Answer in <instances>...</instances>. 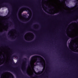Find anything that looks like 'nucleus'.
I'll use <instances>...</instances> for the list:
<instances>
[{
	"instance_id": "obj_1",
	"label": "nucleus",
	"mask_w": 78,
	"mask_h": 78,
	"mask_svg": "<svg viewBox=\"0 0 78 78\" xmlns=\"http://www.w3.org/2000/svg\"><path fill=\"white\" fill-rule=\"evenodd\" d=\"M37 59H39V61L37 62L42 63L43 66V70L45 67V60L42 58H41V59H40L39 58H37L34 56L32 57L30 62V66H29L27 70V73L29 76H32V75H33V73H36V72L34 69V63L37 61Z\"/></svg>"
},
{
	"instance_id": "obj_2",
	"label": "nucleus",
	"mask_w": 78,
	"mask_h": 78,
	"mask_svg": "<svg viewBox=\"0 0 78 78\" xmlns=\"http://www.w3.org/2000/svg\"><path fill=\"white\" fill-rule=\"evenodd\" d=\"M24 38L27 41H31L34 38V35L31 33H27L24 36Z\"/></svg>"
},
{
	"instance_id": "obj_3",
	"label": "nucleus",
	"mask_w": 78,
	"mask_h": 78,
	"mask_svg": "<svg viewBox=\"0 0 78 78\" xmlns=\"http://www.w3.org/2000/svg\"><path fill=\"white\" fill-rule=\"evenodd\" d=\"M8 28V25L5 26L3 24H0V32L3 31V30H4L5 31H7Z\"/></svg>"
},
{
	"instance_id": "obj_4",
	"label": "nucleus",
	"mask_w": 78,
	"mask_h": 78,
	"mask_svg": "<svg viewBox=\"0 0 78 78\" xmlns=\"http://www.w3.org/2000/svg\"><path fill=\"white\" fill-rule=\"evenodd\" d=\"M51 11V14H56V13H58V12H59V10H56V9L54 8V11L53 12V9H50Z\"/></svg>"
},
{
	"instance_id": "obj_5",
	"label": "nucleus",
	"mask_w": 78,
	"mask_h": 78,
	"mask_svg": "<svg viewBox=\"0 0 78 78\" xmlns=\"http://www.w3.org/2000/svg\"><path fill=\"white\" fill-rule=\"evenodd\" d=\"M14 32L13 31L11 30L9 32L8 34L9 35V34L10 36H14Z\"/></svg>"
},
{
	"instance_id": "obj_6",
	"label": "nucleus",
	"mask_w": 78,
	"mask_h": 78,
	"mask_svg": "<svg viewBox=\"0 0 78 78\" xmlns=\"http://www.w3.org/2000/svg\"><path fill=\"white\" fill-rule=\"evenodd\" d=\"M78 44V41L77 40H76V41H75L72 43L71 44V46H70V48L71 49H73V45H74V44Z\"/></svg>"
},
{
	"instance_id": "obj_7",
	"label": "nucleus",
	"mask_w": 78,
	"mask_h": 78,
	"mask_svg": "<svg viewBox=\"0 0 78 78\" xmlns=\"http://www.w3.org/2000/svg\"><path fill=\"white\" fill-rule=\"evenodd\" d=\"M6 72L3 73V76H4V75H6L5 76V77L6 78H10V77H9V76L7 74H6ZM11 78H14V77H13V76H12Z\"/></svg>"
},
{
	"instance_id": "obj_8",
	"label": "nucleus",
	"mask_w": 78,
	"mask_h": 78,
	"mask_svg": "<svg viewBox=\"0 0 78 78\" xmlns=\"http://www.w3.org/2000/svg\"><path fill=\"white\" fill-rule=\"evenodd\" d=\"M26 69V65L25 64H23L22 67V70L23 71L25 70Z\"/></svg>"
},
{
	"instance_id": "obj_9",
	"label": "nucleus",
	"mask_w": 78,
	"mask_h": 78,
	"mask_svg": "<svg viewBox=\"0 0 78 78\" xmlns=\"http://www.w3.org/2000/svg\"><path fill=\"white\" fill-rule=\"evenodd\" d=\"M19 16L20 19H23V17L22 16V14L21 13L19 14Z\"/></svg>"
},
{
	"instance_id": "obj_10",
	"label": "nucleus",
	"mask_w": 78,
	"mask_h": 78,
	"mask_svg": "<svg viewBox=\"0 0 78 78\" xmlns=\"http://www.w3.org/2000/svg\"><path fill=\"white\" fill-rule=\"evenodd\" d=\"M68 33L69 34H67V35L68 36V37H71V32L69 31H68Z\"/></svg>"
},
{
	"instance_id": "obj_11",
	"label": "nucleus",
	"mask_w": 78,
	"mask_h": 78,
	"mask_svg": "<svg viewBox=\"0 0 78 78\" xmlns=\"http://www.w3.org/2000/svg\"><path fill=\"white\" fill-rule=\"evenodd\" d=\"M73 23V24H74V25L76 27V28H78V24L76 23L75 22V23Z\"/></svg>"
},
{
	"instance_id": "obj_12",
	"label": "nucleus",
	"mask_w": 78,
	"mask_h": 78,
	"mask_svg": "<svg viewBox=\"0 0 78 78\" xmlns=\"http://www.w3.org/2000/svg\"><path fill=\"white\" fill-rule=\"evenodd\" d=\"M78 19V16H76V17L73 18L74 20H76Z\"/></svg>"
},
{
	"instance_id": "obj_13",
	"label": "nucleus",
	"mask_w": 78,
	"mask_h": 78,
	"mask_svg": "<svg viewBox=\"0 0 78 78\" xmlns=\"http://www.w3.org/2000/svg\"><path fill=\"white\" fill-rule=\"evenodd\" d=\"M23 8H22V9H21L20 10V12H23Z\"/></svg>"
},
{
	"instance_id": "obj_14",
	"label": "nucleus",
	"mask_w": 78,
	"mask_h": 78,
	"mask_svg": "<svg viewBox=\"0 0 78 78\" xmlns=\"http://www.w3.org/2000/svg\"><path fill=\"white\" fill-rule=\"evenodd\" d=\"M27 10H28V11H29V12L30 14H31V10H30V9H28Z\"/></svg>"
},
{
	"instance_id": "obj_15",
	"label": "nucleus",
	"mask_w": 78,
	"mask_h": 78,
	"mask_svg": "<svg viewBox=\"0 0 78 78\" xmlns=\"http://www.w3.org/2000/svg\"><path fill=\"white\" fill-rule=\"evenodd\" d=\"M41 73H42V72H40H40H39L38 73H37V74L38 75H39V74H41Z\"/></svg>"
},
{
	"instance_id": "obj_16",
	"label": "nucleus",
	"mask_w": 78,
	"mask_h": 78,
	"mask_svg": "<svg viewBox=\"0 0 78 78\" xmlns=\"http://www.w3.org/2000/svg\"><path fill=\"white\" fill-rule=\"evenodd\" d=\"M3 64V63L0 61V65H2Z\"/></svg>"
},
{
	"instance_id": "obj_17",
	"label": "nucleus",
	"mask_w": 78,
	"mask_h": 78,
	"mask_svg": "<svg viewBox=\"0 0 78 78\" xmlns=\"http://www.w3.org/2000/svg\"><path fill=\"white\" fill-rule=\"evenodd\" d=\"M65 40L66 41V42H67V41H68V38H66V39H65Z\"/></svg>"
},
{
	"instance_id": "obj_18",
	"label": "nucleus",
	"mask_w": 78,
	"mask_h": 78,
	"mask_svg": "<svg viewBox=\"0 0 78 78\" xmlns=\"http://www.w3.org/2000/svg\"><path fill=\"white\" fill-rule=\"evenodd\" d=\"M60 12H62V13H63V12H64V11H63V12L62 11H60Z\"/></svg>"
},
{
	"instance_id": "obj_19",
	"label": "nucleus",
	"mask_w": 78,
	"mask_h": 78,
	"mask_svg": "<svg viewBox=\"0 0 78 78\" xmlns=\"http://www.w3.org/2000/svg\"><path fill=\"white\" fill-rule=\"evenodd\" d=\"M17 9H16V12H17Z\"/></svg>"
},
{
	"instance_id": "obj_20",
	"label": "nucleus",
	"mask_w": 78,
	"mask_h": 78,
	"mask_svg": "<svg viewBox=\"0 0 78 78\" xmlns=\"http://www.w3.org/2000/svg\"><path fill=\"white\" fill-rule=\"evenodd\" d=\"M17 9H16V12H17Z\"/></svg>"
},
{
	"instance_id": "obj_21",
	"label": "nucleus",
	"mask_w": 78,
	"mask_h": 78,
	"mask_svg": "<svg viewBox=\"0 0 78 78\" xmlns=\"http://www.w3.org/2000/svg\"><path fill=\"white\" fill-rule=\"evenodd\" d=\"M76 51L77 52H78V49L77 50H76Z\"/></svg>"
},
{
	"instance_id": "obj_22",
	"label": "nucleus",
	"mask_w": 78,
	"mask_h": 78,
	"mask_svg": "<svg viewBox=\"0 0 78 78\" xmlns=\"http://www.w3.org/2000/svg\"><path fill=\"white\" fill-rule=\"evenodd\" d=\"M73 51H75V50H74V49H73Z\"/></svg>"
},
{
	"instance_id": "obj_23",
	"label": "nucleus",
	"mask_w": 78,
	"mask_h": 78,
	"mask_svg": "<svg viewBox=\"0 0 78 78\" xmlns=\"http://www.w3.org/2000/svg\"><path fill=\"white\" fill-rule=\"evenodd\" d=\"M66 0H64V1H66ZM77 1H78V0H77Z\"/></svg>"
},
{
	"instance_id": "obj_24",
	"label": "nucleus",
	"mask_w": 78,
	"mask_h": 78,
	"mask_svg": "<svg viewBox=\"0 0 78 78\" xmlns=\"http://www.w3.org/2000/svg\"><path fill=\"white\" fill-rule=\"evenodd\" d=\"M44 1H43V3H44Z\"/></svg>"
},
{
	"instance_id": "obj_25",
	"label": "nucleus",
	"mask_w": 78,
	"mask_h": 78,
	"mask_svg": "<svg viewBox=\"0 0 78 78\" xmlns=\"http://www.w3.org/2000/svg\"><path fill=\"white\" fill-rule=\"evenodd\" d=\"M45 3H47V2Z\"/></svg>"
}]
</instances>
